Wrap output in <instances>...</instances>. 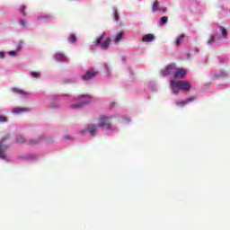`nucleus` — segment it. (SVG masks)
I'll return each instance as SVG.
<instances>
[{"instance_id": "5701e85b", "label": "nucleus", "mask_w": 230, "mask_h": 230, "mask_svg": "<svg viewBox=\"0 0 230 230\" xmlns=\"http://www.w3.org/2000/svg\"><path fill=\"white\" fill-rule=\"evenodd\" d=\"M114 21H119V13L118 11H114V15H113Z\"/></svg>"}, {"instance_id": "6ab92c4d", "label": "nucleus", "mask_w": 230, "mask_h": 230, "mask_svg": "<svg viewBox=\"0 0 230 230\" xmlns=\"http://www.w3.org/2000/svg\"><path fill=\"white\" fill-rule=\"evenodd\" d=\"M24 142H25V140H24V137H23V136L19 135V136L16 137V143L22 144V143H24Z\"/></svg>"}, {"instance_id": "a878e982", "label": "nucleus", "mask_w": 230, "mask_h": 230, "mask_svg": "<svg viewBox=\"0 0 230 230\" xmlns=\"http://www.w3.org/2000/svg\"><path fill=\"white\" fill-rule=\"evenodd\" d=\"M9 55H10L11 57H17V51H15V50H11V51H9Z\"/></svg>"}, {"instance_id": "1a4fd4ad", "label": "nucleus", "mask_w": 230, "mask_h": 230, "mask_svg": "<svg viewBox=\"0 0 230 230\" xmlns=\"http://www.w3.org/2000/svg\"><path fill=\"white\" fill-rule=\"evenodd\" d=\"M97 130H98V125H90L87 127L86 129L83 130V133L87 132L90 134V136H93V137H94V136H96Z\"/></svg>"}, {"instance_id": "ddd939ff", "label": "nucleus", "mask_w": 230, "mask_h": 230, "mask_svg": "<svg viewBox=\"0 0 230 230\" xmlns=\"http://www.w3.org/2000/svg\"><path fill=\"white\" fill-rule=\"evenodd\" d=\"M13 114H21V112H30V108H14L12 111Z\"/></svg>"}, {"instance_id": "4468645a", "label": "nucleus", "mask_w": 230, "mask_h": 230, "mask_svg": "<svg viewBox=\"0 0 230 230\" xmlns=\"http://www.w3.org/2000/svg\"><path fill=\"white\" fill-rule=\"evenodd\" d=\"M155 37L154 34H146L142 38V42H152Z\"/></svg>"}, {"instance_id": "393cba45", "label": "nucleus", "mask_w": 230, "mask_h": 230, "mask_svg": "<svg viewBox=\"0 0 230 230\" xmlns=\"http://www.w3.org/2000/svg\"><path fill=\"white\" fill-rule=\"evenodd\" d=\"M161 22L162 24H166V22H168V17L166 16L162 17Z\"/></svg>"}, {"instance_id": "a211bd4d", "label": "nucleus", "mask_w": 230, "mask_h": 230, "mask_svg": "<svg viewBox=\"0 0 230 230\" xmlns=\"http://www.w3.org/2000/svg\"><path fill=\"white\" fill-rule=\"evenodd\" d=\"M159 1L155 0L153 4V6H152V11L153 12H159Z\"/></svg>"}, {"instance_id": "20e7f679", "label": "nucleus", "mask_w": 230, "mask_h": 230, "mask_svg": "<svg viewBox=\"0 0 230 230\" xmlns=\"http://www.w3.org/2000/svg\"><path fill=\"white\" fill-rule=\"evenodd\" d=\"M6 139H10V133L5 134L0 141V159H6V150L8 146L4 145Z\"/></svg>"}, {"instance_id": "bb28decb", "label": "nucleus", "mask_w": 230, "mask_h": 230, "mask_svg": "<svg viewBox=\"0 0 230 230\" xmlns=\"http://www.w3.org/2000/svg\"><path fill=\"white\" fill-rule=\"evenodd\" d=\"M213 42H215V35H213V36L211 37V39H209V40H208V44H212Z\"/></svg>"}, {"instance_id": "7ed1b4c3", "label": "nucleus", "mask_w": 230, "mask_h": 230, "mask_svg": "<svg viewBox=\"0 0 230 230\" xmlns=\"http://www.w3.org/2000/svg\"><path fill=\"white\" fill-rule=\"evenodd\" d=\"M111 119H112V118L102 115L100 117L99 124L97 126L103 128V130H111V128H112Z\"/></svg>"}, {"instance_id": "6e6552de", "label": "nucleus", "mask_w": 230, "mask_h": 230, "mask_svg": "<svg viewBox=\"0 0 230 230\" xmlns=\"http://www.w3.org/2000/svg\"><path fill=\"white\" fill-rule=\"evenodd\" d=\"M195 100H197V97H190L183 101L176 102L175 105H177L178 107H184V105H188V103H191V102H195Z\"/></svg>"}, {"instance_id": "2eb2a0df", "label": "nucleus", "mask_w": 230, "mask_h": 230, "mask_svg": "<svg viewBox=\"0 0 230 230\" xmlns=\"http://www.w3.org/2000/svg\"><path fill=\"white\" fill-rule=\"evenodd\" d=\"M123 32H119L116 38L113 40L114 44H119L121 42V39H123Z\"/></svg>"}, {"instance_id": "9b49d317", "label": "nucleus", "mask_w": 230, "mask_h": 230, "mask_svg": "<svg viewBox=\"0 0 230 230\" xmlns=\"http://www.w3.org/2000/svg\"><path fill=\"white\" fill-rule=\"evenodd\" d=\"M97 73L93 70H89L86 72L84 75H83V80H91V78H94L96 76Z\"/></svg>"}, {"instance_id": "dca6fc26", "label": "nucleus", "mask_w": 230, "mask_h": 230, "mask_svg": "<svg viewBox=\"0 0 230 230\" xmlns=\"http://www.w3.org/2000/svg\"><path fill=\"white\" fill-rule=\"evenodd\" d=\"M219 30L221 31V35L223 39H227L228 37L227 29H226L224 26H219Z\"/></svg>"}, {"instance_id": "b1692460", "label": "nucleus", "mask_w": 230, "mask_h": 230, "mask_svg": "<svg viewBox=\"0 0 230 230\" xmlns=\"http://www.w3.org/2000/svg\"><path fill=\"white\" fill-rule=\"evenodd\" d=\"M40 141V139H39V140H30L28 142V145H31V146L37 145Z\"/></svg>"}, {"instance_id": "f3484780", "label": "nucleus", "mask_w": 230, "mask_h": 230, "mask_svg": "<svg viewBox=\"0 0 230 230\" xmlns=\"http://www.w3.org/2000/svg\"><path fill=\"white\" fill-rule=\"evenodd\" d=\"M184 34H181V36L176 40L175 44L177 46H181L184 42Z\"/></svg>"}, {"instance_id": "aec40b11", "label": "nucleus", "mask_w": 230, "mask_h": 230, "mask_svg": "<svg viewBox=\"0 0 230 230\" xmlns=\"http://www.w3.org/2000/svg\"><path fill=\"white\" fill-rule=\"evenodd\" d=\"M69 42H72V44H75V42H76V36L75 34L70 35Z\"/></svg>"}, {"instance_id": "f8f14e48", "label": "nucleus", "mask_w": 230, "mask_h": 230, "mask_svg": "<svg viewBox=\"0 0 230 230\" xmlns=\"http://www.w3.org/2000/svg\"><path fill=\"white\" fill-rule=\"evenodd\" d=\"M54 57L58 62H67V58L62 53H57Z\"/></svg>"}, {"instance_id": "4be33fe9", "label": "nucleus", "mask_w": 230, "mask_h": 230, "mask_svg": "<svg viewBox=\"0 0 230 230\" xmlns=\"http://www.w3.org/2000/svg\"><path fill=\"white\" fill-rule=\"evenodd\" d=\"M6 121H8L6 116L0 115V123H6Z\"/></svg>"}, {"instance_id": "7c9ffc66", "label": "nucleus", "mask_w": 230, "mask_h": 230, "mask_svg": "<svg viewBox=\"0 0 230 230\" xmlns=\"http://www.w3.org/2000/svg\"><path fill=\"white\" fill-rule=\"evenodd\" d=\"M0 58H4V52L0 51Z\"/></svg>"}, {"instance_id": "423d86ee", "label": "nucleus", "mask_w": 230, "mask_h": 230, "mask_svg": "<svg viewBox=\"0 0 230 230\" xmlns=\"http://www.w3.org/2000/svg\"><path fill=\"white\" fill-rule=\"evenodd\" d=\"M175 71H177V65L175 63L169 64L163 71L162 74L164 75V76H168L170 75H175Z\"/></svg>"}, {"instance_id": "412c9836", "label": "nucleus", "mask_w": 230, "mask_h": 230, "mask_svg": "<svg viewBox=\"0 0 230 230\" xmlns=\"http://www.w3.org/2000/svg\"><path fill=\"white\" fill-rule=\"evenodd\" d=\"M26 10V5H22L20 6V13L25 16L26 15V12H24Z\"/></svg>"}, {"instance_id": "c756f323", "label": "nucleus", "mask_w": 230, "mask_h": 230, "mask_svg": "<svg viewBox=\"0 0 230 230\" xmlns=\"http://www.w3.org/2000/svg\"><path fill=\"white\" fill-rule=\"evenodd\" d=\"M158 11L162 12V13H166V8H160Z\"/></svg>"}, {"instance_id": "cd10ccee", "label": "nucleus", "mask_w": 230, "mask_h": 230, "mask_svg": "<svg viewBox=\"0 0 230 230\" xmlns=\"http://www.w3.org/2000/svg\"><path fill=\"white\" fill-rule=\"evenodd\" d=\"M31 76H33V78H38V76H39L38 72H31Z\"/></svg>"}, {"instance_id": "0eeeda50", "label": "nucleus", "mask_w": 230, "mask_h": 230, "mask_svg": "<svg viewBox=\"0 0 230 230\" xmlns=\"http://www.w3.org/2000/svg\"><path fill=\"white\" fill-rule=\"evenodd\" d=\"M186 76V70H184V68H179L177 67L175 72H174V75H172V78H175V79H182Z\"/></svg>"}, {"instance_id": "39448f33", "label": "nucleus", "mask_w": 230, "mask_h": 230, "mask_svg": "<svg viewBox=\"0 0 230 230\" xmlns=\"http://www.w3.org/2000/svg\"><path fill=\"white\" fill-rule=\"evenodd\" d=\"M78 100L81 102V103L70 105L71 109H80V107H84L85 103H89V102H91V95H80Z\"/></svg>"}, {"instance_id": "2f4dec72", "label": "nucleus", "mask_w": 230, "mask_h": 230, "mask_svg": "<svg viewBox=\"0 0 230 230\" xmlns=\"http://www.w3.org/2000/svg\"><path fill=\"white\" fill-rule=\"evenodd\" d=\"M65 139H69V137L66 136V137H65Z\"/></svg>"}, {"instance_id": "f257e3e1", "label": "nucleus", "mask_w": 230, "mask_h": 230, "mask_svg": "<svg viewBox=\"0 0 230 230\" xmlns=\"http://www.w3.org/2000/svg\"><path fill=\"white\" fill-rule=\"evenodd\" d=\"M171 91L173 94H179L181 91H184L185 93H189L191 91V84L188 81H175L172 80L170 82Z\"/></svg>"}, {"instance_id": "c85d7f7f", "label": "nucleus", "mask_w": 230, "mask_h": 230, "mask_svg": "<svg viewBox=\"0 0 230 230\" xmlns=\"http://www.w3.org/2000/svg\"><path fill=\"white\" fill-rule=\"evenodd\" d=\"M20 24H21V26H22L23 28L26 27V21L21 20V21H20Z\"/></svg>"}, {"instance_id": "f03ea898", "label": "nucleus", "mask_w": 230, "mask_h": 230, "mask_svg": "<svg viewBox=\"0 0 230 230\" xmlns=\"http://www.w3.org/2000/svg\"><path fill=\"white\" fill-rule=\"evenodd\" d=\"M107 37V32H102L101 36L96 39L95 46H101L102 49H107L111 42V38H107L103 43L102 41Z\"/></svg>"}, {"instance_id": "9d476101", "label": "nucleus", "mask_w": 230, "mask_h": 230, "mask_svg": "<svg viewBox=\"0 0 230 230\" xmlns=\"http://www.w3.org/2000/svg\"><path fill=\"white\" fill-rule=\"evenodd\" d=\"M13 93H14L15 94H20V96H31V92H26L23 89H19V88H13Z\"/></svg>"}]
</instances>
